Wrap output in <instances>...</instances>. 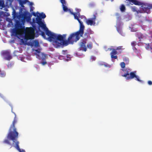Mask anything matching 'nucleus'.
<instances>
[{
    "label": "nucleus",
    "mask_w": 152,
    "mask_h": 152,
    "mask_svg": "<svg viewBox=\"0 0 152 152\" xmlns=\"http://www.w3.org/2000/svg\"><path fill=\"white\" fill-rule=\"evenodd\" d=\"M58 58L60 59L64 58V56H60L58 57Z\"/></svg>",
    "instance_id": "obj_40"
},
{
    "label": "nucleus",
    "mask_w": 152,
    "mask_h": 152,
    "mask_svg": "<svg viewBox=\"0 0 152 152\" xmlns=\"http://www.w3.org/2000/svg\"><path fill=\"white\" fill-rule=\"evenodd\" d=\"M85 28L80 27L79 30L76 32L71 34L68 38L73 44L74 42H76L80 38L83 37Z\"/></svg>",
    "instance_id": "obj_2"
},
{
    "label": "nucleus",
    "mask_w": 152,
    "mask_h": 152,
    "mask_svg": "<svg viewBox=\"0 0 152 152\" xmlns=\"http://www.w3.org/2000/svg\"><path fill=\"white\" fill-rule=\"evenodd\" d=\"M33 15H34V16H36V14H35V13H34H34H33Z\"/></svg>",
    "instance_id": "obj_43"
},
{
    "label": "nucleus",
    "mask_w": 152,
    "mask_h": 152,
    "mask_svg": "<svg viewBox=\"0 0 152 152\" xmlns=\"http://www.w3.org/2000/svg\"><path fill=\"white\" fill-rule=\"evenodd\" d=\"M31 5H32V4H33V3H31Z\"/></svg>",
    "instance_id": "obj_47"
},
{
    "label": "nucleus",
    "mask_w": 152,
    "mask_h": 152,
    "mask_svg": "<svg viewBox=\"0 0 152 152\" xmlns=\"http://www.w3.org/2000/svg\"><path fill=\"white\" fill-rule=\"evenodd\" d=\"M96 16L95 15H94L93 17L91 19L88 20L86 21V23L87 25H94L95 24V20L96 19Z\"/></svg>",
    "instance_id": "obj_14"
},
{
    "label": "nucleus",
    "mask_w": 152,
    "mask_h": 152,
    "mask_svg": "<svg viewBox=\"0 0 152 152\" xmlns=\"http://www.w3.org/2000/svg\"><path fill=\"white\" fill-rule=\"evenodd\" d=\"M20 21L17 20L16 21V26L18 28H20L21 26V23L20 22Z\"/></svg>",
    "instance_id": "obj_22"
},
{
    "label": "nucleus",
    "mask_w": 152,
    "mask_h": 152,
    "mask_svg": "<svg viewBox=\"0 0 152 152\" xmlns=\"http://www.w3.org/2000/svg\"><path fill=\"white\" fill-rule=\"evenodd\" d=\"M67 52V50H63L62 51V53L64 55H66V54Z\"/></svg>",
    "instance_id": "obj_35"
},
{
    "label": "nucleus",
    "mask_w": 152,
    "mask_h": 152,
    "mask_svg": "<svg viewBox=\"0 0 152 152\" xmlns=\"http://www.w3.org/2000/svg\"><path fill=\"white\" fill-rule=\"evenodd\" d=\"M34 37V30L32 27H27L25 31L24 38L26 40L33 39Z\"/></svg>",
    "instance_id": "obj_4"
},
{
    "label": "nucleus",
    "mask_w": 152,
    "mask_h": 152,
    "mask_svg": "<svg viewBox=\"0 0 152 152\" xmlns=\"http://www.w3.org/2000/svg\"><path fill=\"white\" fill-rule=\"evenodd\" d=\"M26 2H27V1H20V4L21 6L22 7H24L23 6V4H25Z\"/></svg>",
    "instance_id": "obj_30"
},
{
    "label": "nucleus",
    "mask_w": 152,
    "mask_h": 152,
    "mask_svg": "<svg viewBox=\"0 0 152 152\" xmlns=\"http://www.w3.org/2000/svg\"><path fill=\"white\" fill-rule=\"evenodd\" d=\"M13 18H16L18 19V20L20 21L23 22L24 20V18L23 16L21 14H18L16 13L15 10L13 12Z\"/></svg>",
    "instance_id": "obj_10"
},
{
    "label": "nucleus",
    "mask_w": 152,
    "mask_h": 152,
    "mask_svg": "<svg viewBox=\"0 0 152 152\" xmlns=\"http://www.w3.org/2000/svg\"><path fill=\"white\" fill-rule=\"evenodd\" d=\"M35 51L36 52L35 55L37 58L43 61L45 60L46 58V55L45 54L41 52L39 49L36 50Z\"/></svg>",
    "instance_id": "obj_7"
},
{
    "label": "nucleus",
    "mask_w": 152,
    "mask_h": 152,
    "mask_svg": "<svg viewBox=\"0 0 152 152\" xmlns=\"http://www.w3.org/2000/svg\"><path fill=\"white\" fill-rule=\"evenodd\" d=\"M36 23H37L42 22V18L40 17H39L38 16L36 18Z\"/></svg>",
    "instance_id": "obj_26"
},
{
    "label": "nucleus",
    "mask_w": 152,
    "mask_h": 152,
    "mask_svg": "<svg viewBox=\"0 0 152 152\" xmlns=\"http://www.w3.org/2000/svg\"><path fill=\"white\" fill-rule=\"evenodd\" d=\"M100 64L101 65H103V64Z\"/></svg>",
    "instance_id": "obj_46"
},
{
    "label": "nucleus",
    "mask_w": 152,
    "mask_h": 152,
    "mask_svg": "<svg viewBox=\"0 0 152 152\" xmlns=\"http://www.w3.org/2000/svg\"><path fill=\"white\" fill-rule=\"evenodd\" d=\"M24 1H27V2H28V0H25Z\"/></svg>",
    "instance_id": "obj_45"
},
{
    "label": "nucleus",
    "mask_w": 152,
    "mask_h": 152,
    "mask_svg": "<svg viewBox=\"0 0 152 152\" xmlns=\"http://www.w3.org/2000/svg\"><path fill=\"white\" fill-rule=\"evenodd\" d=\"M87 42L85 39H83L81 40L80 43V47L79 48V50H82L86 52L87 50V48L86 46V44Z\"/></svg>",
    "instance_id": "obj_9"
},
{
    "label": "nucleus",
    "mask_w": 152,
    "mask_h": 152,
    "mask_svg": "<svg viewBox=\"0 0 152 152\" xmlns=\"http://www.w3.org/2000/svg\"><path fill=\"white\" fill-rule=\"evenodd\" d=\"M46 33V34L48 36V39L50 42H52L53 45V42L56 41L57 34L51 32L47 28L44 30Z\"/></svg>",
    "instance_id": "obj_6"
},
{
    "label": "nucleus",
    "mask_w": 152,
    "mask_h": 152,
    "mask_svg": "<svg viewBox=\"0 0 152 152\" xmlns=\"http://www.w3.org/2000/svg\"><path fill=\"white\" fill-rule=\"evenodd\" d=\"M66 0H60V1L62 4L63 10L64 12H67L68 10L69 11V9H68L66 6H65L66 4Z\"/></svg>",
    "instance_id": "obj_15"
},
{
    "label": "nucleus",
    "mask_w": 152,
    "mask_h": 152,
    "mask_svg": "<svg viewBox=\"0 0 152 152\" xmlns=\"http://www.w3.org/2000/svg\"><path fill=\"white\" fill-rule=\"evenodd\" d=\"M132 9L133 11L134 12H136L137 14H138L139 13H143L145 12H144L143 10L142 9V7L140 10H137L136 7H132Z\"/></svg>",
    "instance_id": "obj_19"
},
{
    "label": "nucleus",
    "mask_w": 152,
    "mask_h": 152,
    "mask_svg": "<svg viewBox=\"0 0 152 152\" xmlns=\"http://www.w3.org/2000/svg\"><path fill=\"white\" fill-rule=\"evenodd\" d=\"M122 49H123V46H120L117 47L116 49H112V51L110 53V55L111 56V58H114V59H117L118 57L117 56L115 55L117 53V52L116 50H121Z\"/></svg>",
    "instance_id": "obj_8"
},
{
    "label": "nucleus",
    "mask_w": 152,
    "mask_h": 152,
    "mask_svg": "<svg viewBox=\"0 0 152 152\" xmlns=\"http://www.w3.org/2000/svg\"><path fill=\"white\" fill-rule=\"evenodd\" d=\"M107 64H104V65L105 66H107Z\"/></svg>",
    "instance_id": "obj_44"
},
{
    "label": "nucleus",
    "mask_w": 152,
    "mask_h": 152,
    "mask_svg": "<svg viewBox=\"0 0 152 152\" xmlns=\"http://www.w3.org/2000/svg\"><path fill=\"white\" fill-rule=\"evenodd\" d=\"M40 17L41 18H45L46 17V16L45 14L43 12H42L39 14Z\"/></svg>",
    "instance_id": "obj_25"
},
{
    "label": "nucleus",
    "mask_w": 152,
    "mask_h": 152,
    "mask_svg": "<svg viewBox=\"0 0 152 152\" xmlns=\"http://www.w3.org/2000/svg\"><path fill=\"white\" fill-rule=\"evenodd\" d=\"M148 83L150 85H152V82L151 81H150V80L148 81Z\"/></svg>",
    "instance_id": "obj_38"
},
{
    "label": "nucleus",
    "mask_w": 152,
    "mask_h": 152,
    "mask_svg": "<svg viewBox=\"0 0 152 152\" xmlns=\"http://www.w3.org/2000/svg\"><path fill=\"white\" fill-rule=\"evenodd\" d=\"M2 54L5 56L4 59L6 60L9 61L12 58L10 53L8 51H5L3 52Z\"/></svg>",
    "instance_id": "obj_13"
},
{
    "label": "nucleus",
    "mask_w": 152,
    "mask_h": 152,
    "mask_svg": "<svg viewBox=\"0 0 152 152\" xmlns=\"http://www.w3.org/2000/svg\"><path fill=\"white\" fill-rule=\"evenodd\" d=\"M9 0V1H11V0Z\"/></svg>",
    "instance_id": "obj_48"
},
{
    "label": "nucleus",
    "mask_w": 152,
    "mask_h": 152,
    "mask_svg": "<svg viewBox=\"0 0 152 152\" xmlns=\"http://www.w3.org/2000/svg\"><path fill=\"white\" fill-rule=\"evenodd\" d=\"M121 70L124 72V74H122L121 76L122 77H126V79L127 80H131L135 77L137 81L140 82H142V80H140L138 76L136 75V71L130 72L131 70L129 69H122Z\"/></svg>",
    "instance_id": "obj_3"
},
{
    "label": "nucleus",
    "mask_w": 152,
    "mask_h": 152,
    "mask_svg": "<svg viewBox=\"0 0 152 152\" xmlns=\"http://www.w3.org/2000/svg\"><path fill=\"white\" fill-rule=\"evenodd\" d=\"M4 1L2 0H0V9L2 10V8L4 7Z\"/></svg>",
    "instance_id": "obj_21"
},
{
    "label": "nucleus",
    "mask_w": 152,
    "mask_h": 152,
    "mask_svg": "<svg viewBox=\"0 0 152 152\" xmlns=\"http://www.w3.org/2000/svg\"><path fill=\"white\" fill-rule=\"evenodd\" d=\"M146 46L145 47L146 49L147 50H150V45L149 44H146Z\"/></svg>",
    "instance_id": "obj_33"
},
{
    "label": "nucleus",
    "mask_w": 152,
    "mask_h": 152,
    "mask_svg": "<svg viewBox=\"0 0 152 152\" xmlns=\"http://www.w3.org/2000/svg\"><path fill=\"white\" fill-rule=\"evenodd\" d=\"M115 15H116V16H118V18L120 17V15H119V13H117Z\"/></svg>",
    "instance_id": "obj_42"
},
{
    "label": "nucleus",
    "mask_w": 152,
    "mask_h": 152,
    "mask_svg": "<svg viewBox=\"0 0 152 152\" xmlns=\"http://www.w3.org/2000/svg\"><path fill=\"white\" fill-rule=\"evenodd\" d=\"M69 10L70 14L74 15L75 19L77 20L78 21L80 24V27H82L85 28V26L83 25V22L80 20V19L78 18V17L79 16L76 14V13H74L73 12H72L70 9H69Z\"/></svg>",
    "instance_id": "obj_11"
},
{
    "label": "nucleus",
    "mask_w": 152,
    "mask_h": 152,
    "mask_svg": "<svg viewBox=\"0 0 152 152\" xmlns=\"http://www.w3.org/2000/svg\"><path fill=\"white\" fill-rule=\"evenodd\" d=\"M5 75V74L4 73L0 72V76L1 77H3Z\"/></svg>",
    "instance_id": "obj_36"
},
{
    "label": "nucleus",
    "mask_w": 152,
    "mask_h": 152,
    "mask_svg": "<svg viewBox=\"0 0 152 152\" xmlns=\"http://www.w3.org/2000/svg\"><path fill=\"white\" fill-rule=\"evenodd\" d=\"M17 122L16 115L14 118L12 124L9 129V131L7 134V138L8 139H5L3 141L4 143H6L11 145V148L12 145L11 143L10 140H12L13 142V146L19 152H25L24 150H21L19 146V142L18 140V133L16 131V129L15 127V124Z\"/></svg>",
    "instance_id": "obj_1"
},
{
    "label": "nucleus",
    "mask_w": 152,
    "mask_h": 152,
    "mask_svg": "<svg viewBox=\"0 0 152 152\" xmlns=\"http://www.w3.org/2000/svg\"><path fill=\"white\" fill-rule=\"evenodd\" d=\"M150 50L151 52H152V45H150Z\"/></svg>",
    "instance_id": "obj_41"
},
{
    "label": "nucleus",
    "mask_w": 152,
    "mask_h": 152,
    "mask_svg": "<svg viewBox=\"0 0 152 152\" xmlns=\"http://www.w3.org/2000/svg\"><path fill=\"white\" fill-rule=\"evenodd\" d=\"M14 32L16 35H19L20 33V29L15 30L14 31Z\"/></svg>",
    "instance_id": "obj_28"
},
{
    "label": "nucleus",
    "mask_w": 152,
    "mask_h": 152,
    "mask_svg": "<svg viewBox=\"0 0 152 152\" xmlns=\"http://www.w3.org/2000/svg\"><path fill=\"white\" fill-rule=\"evenodd\" d=\"M41 63L42 65H44L47 64V62L45 61H44L43 62H42Z\"/></svg>",
    "instance_id": "obj_39"
},
{
    "label": "nucleus",
    "mask_w": 152,
    "mask_h": 152,
    "mask_svg": "<svg viewBox=\"0 0 152 152\" xmlns=\"http://www.w3.org/2000/svg\"><path fill=\"white\" fill-rule=\"evenodd\" d=\"M91 59L92 60V61H95L96 59V58L94 56H92L91 57Z\"/></svg>",
    "instance_id": "obj_37"
},
{
    "label": "nucleus",
    "mask_w": 152,
    "mask_h": 152,
    "mask_svg": "<svg viewBox=\"0 0 152 152\" xmlns=\"http://www.w3.org/2000/svg\"><path fill=\"white\" fill-rule=\"evenodd\" d=\"M41 32V35L44 38H46V36L45 33L42 31H39Z\"/></svg>",
    "instance_id": "obj_32"
},
{
    "label": "nucleus",
    "mask_w": 152,
    "mask_h": 152,
    "mask_svg": "<svg viewBox=\"0 0 152 152\" xmlns=\"http://www.w3.org/2000/svg\"><path fill=\"white\" fill-rule=\"evenodd\" d=\"M111 49H111V48H110V50H111Z\"/></svg>",
    "instance_id": "obj_49"
},
{
    "label": "nucleus",
    "mask_w": 152,
    "mask_h": 152,
    "mask_svg": "<svg viewBox=\"0 0 152 152\" xmlns=\"http://www.w3.org/2000/svg\"><path fill=\"white\" fill-rule=\"evenodd\" d=\"M69 44H72L70 40H69L68 37L67 40L63 39L62 40L56 41L53 42V45L56 48L61 46H66Z\"/></svg>",
    "instance_id": "obj_5"
},
{
    "label": "nucleus",
    "mask_w": 152,
    "mask_h": 152,
    "mask_svg": "<svg viewBox=\"0 0 152 152\" xmlns=\"http://www.w3.org/2000/svg\"><path fill=\"white\" fill-rule=\"evenodd\" d=\"M87 47L89 49H91L93 47V44L92 42H90L87 44Z\"/></svg>",
    "instance_id": "obj_23"
},
{
    "label": "nucleus",
    "mask_w": 152,
    "mask_h": 152,
    "mask_svg": "<svg viewBox=\"0 0 152 152\" xmlns=\"http://www.w3.org/2000/svg\"><path fill=\"white\" fill-rule=\"evenodd\" d=\"M34 45L36 47H37L39 45V42L37 41H35L34 42Z\"/></svg>",
    "instance_id": "obj_34"
},
{
    "label": "nucleus",
    "mask_w": 152,
    "mask_h": 152,
    "mask_svg": "<svg viewBox=\"0 0 152 152\" xmlns=\"http://www.w3.org/2000/svg\"><path fill=\"white\" fill-rule=\"evenodd\" d=\"M152 8V4H147V5L145 6L144 9L145 10V12L147 13L150 12V10Z\"/></svg>",
    "instance_id": "obj_18"
},
{
    "label": "nucleus",
    "mask_w": 152,
    "mask_h": 152,
    "mask_svg": "<svg viewBox=\"0 0 152 152\" xmlns=\"http://www.w3.org/2000/svg\"><path fill=\"white\" fill-rule=\"evenodd\" d=\"M93 31L90 30L89 31H88V32L85 33L83 35V37L84 38L83 39H85L87 41V39L89 38H91L90 35L91 34H93Z\"/></svg>",
    "instance_id": "obj_17"
},
{
    "label": "nucleus",
    "mask_w": 152,
    "mask_h": 152,
    "mask_svg": "<svg viewBox=\"0 0 152 152\" xmlns=\"http://www.w3.org/2000/svg\"><path fill=\"white\" fill-rule=\"evenodd\" d=\"M39 27H41L42 28L45 30L47 28L45 24H44L42 21L37 23Z\"/></svg>",
    "instance_id": "obj_20"
},
{
    "label": "nucleus",
    "mask_w": 152,
    "mask_h": 152,
    "mask_svg": "<svg viewBox=\"0 0 152 152\" xmlns=\"http://www.w3.org/2000/svg\"><path fill=\"white\" fill-rule=\"evenodd\" d=\"M121 11L122 12H124L126 9V8L124 4H122L120 7Z\"/></svg>",
    "instance_id": "obj_24"
},
{
    "label": "nucleus",
    "mask_w": 152,
    "mask_h": 152,
    "mask_svg": "<svg viewBox=\"0 0 152 152\" xmlns=\"http://www.w3.org/2000/svg\"><path fill=\"white\" fill-rule=\"evenodd\" d=\"M120 66L122 69H125V64L124 62H121L120 64Z\"/></svg>",
    "instance_id": "obj_29"
},
{
    "label": "nucleus",
    "mask_w": 152,
    "mask_h": 152,
    "mask_svg": "<svg viewBox=\"0 0 152 152\" xmlns=\"http://www.w3.org/2000/svg\"><path fill=\"white\" fill-rule=\"evenodd\" d=\"M131 45L135 49L137 50L135 46L137 45V43L135 41H133L131 43Z\"/></svg>",
    "instance_id": "obj_27"
},
{
    "label": "nucleus",
    "mask_w": 152,
    "mask_h": 152,
    "mask_svg": "<svg viewBox=\"0 0 152 152\" xmlns=\"http://www.w3.org/2000/svg\"><path fill=\"white\" fill-rule=\"evenodd\" d=\"M136 36L140 39V42H142V39L147 38V36L146 35H144L141 33L137 32L136 34Z\"/></svg>",
    "instance_id": "obj_12"
},
{
    "label": "nucleus",
    "mask_w": 152,
    "mask_h": 152,
    "mask_svg": "<svg viewBox=\"0 0 152 152\" xmlns=\"http://www.w3.org/2000/svg\"><path fill=\"white\" fill-rule=\"evenodd\" d=\"M76 10L77 12L76 14L78 15V16H79L80 15V12L81 11V10L80 9H76Z\"/></svg>",
    "instance_id": "obj_31"
},
{
    "label": "nucleus",
    "mask_w": 152,
    "mask_h": 152,
    "mask_svg": "<svg viewBox=\"0 0 152 152\" xmlns=\"http://www.w3.org/2000/svg\"><path fill=\"white\" fill-rule=\"evenodd\" d=\"M66 34H64L62 35L61 34H57L56 41L62 40L66 38Z\"/></svg>",
    "instance_id": "obj_16"
}]
</instances>
